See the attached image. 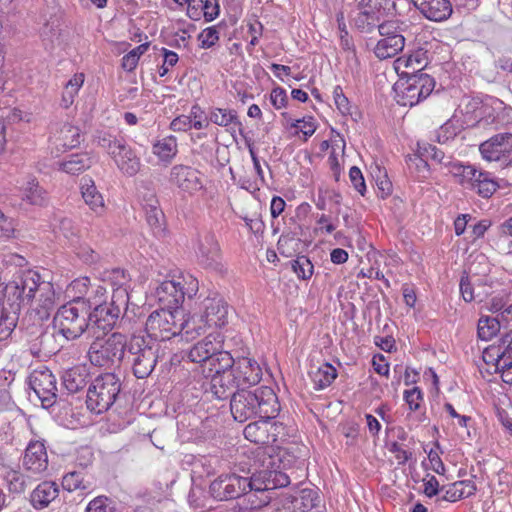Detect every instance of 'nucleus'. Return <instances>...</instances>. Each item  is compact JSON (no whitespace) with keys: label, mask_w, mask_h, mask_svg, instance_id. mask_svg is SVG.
<instances>
[{"label":"nucleus","mask_w":512,"mask_h":512,"mask_svg":"<svg viewBox=\"0 0 512 512\" xmlns=\"http://www.w3.org/2000/svg\"><path fill=\"white\" fill-rule=\"evenodd\" d=\"M289 476L283 471L267 466L255 470L249 476L224 474L216 478L209 486L211 496L219 501L245 496L251 510L268 505L272 496L269 491L288 486Z\"/></svg>","instance_id":"obj_1"},{"label":"nucleus","mask_w":512,"mask_h":512,"mask_svg":"<svg viewBox=\"0 0 512 512\" xmlns=\"http://www.w3.org/2000/svg\"><path fill=\"white\" fill-rule=\"evenodd\" d=\"M5 300L18 302L19 309L23 303H31L30 318H36L40 325L48 320L56 307V293L50 281L42 279L34 270H26L12 282L1 288Z\"/></svg>","instance_id":"obj_2"},{"label":"nucleus","mask_w":512,"mask_h":512,"mask_svg":"<svg viewBox=\"0 0 512 512\" xmlns=\"http://www.w3.org/2000/svg\"><path fill=\"white\" fill-rule=\"evenodd\" d=\"M230 410L238 422L252 418H276L280 412V404L274 390L261 386L254 391L239 389L230 399Z\"/></svg>","instance_id":"obj_3"},{"label":"nucleus","mask_w":512,"mask_h":512,"mask_svg":"<svg viewBox=\"0 0 512 512\" xmlns=\"http://www.w3.org/2000/svg\"><path fill=\"white\" fill-rule=\"evenodd\" d=\"M201 327L196 328L195 320H185L183 311H171L165 308L153 311L145 323L147 339L158 343L181 335L185 340L195 339L194 331H199Z\"/></svg>","instance_id":"obj_4"},{"label":"nucleus","mask_w":512,"mask_h":512,"mask_svg":"<svg viewBox=\"0 0 512 512\" xmlns=\"http://www.w3.org/2000/svg\"><path fill=\"white\" fill-rule=\"evenodd\" d=\"M160 350V343L147 339L144 335L131 336L126 355L136 378L144 379L151 375L161 358Z\"/></svg>","instance_id":"obj_5"},{"label":"nucleus","mask_w":512,"mask_h":512,"mask_svg":"<svg viewBox=\"0 0 512 512\" xmlns=\"http://www.w3.org/2000/svg\"><path fill=\"white\" fill-rule=\"evenodd\" d=\"M54 322L58 333L66 341L75 340L85 331H91L89 312L84 306V302L76 299L58 309Z\"/></svg>","instance_id":"obj_6"},{"label":"nucleus","mask_w":512,"mask_h":512,"mask_svg":"<svg viewBox=\"0 0 512 512\" xmlns=\"http://www.w3.org/2000/svg\"><path fill=\"white\" fill-rule=\"evenodd\" d=\"M121 391V381L114 373L97 376L89 385L86 394L87 408L96 414L109 410Z\"/></svg>","instance_id":"obj_7"},{"label":"nucleus","mask_w":512,"mask_h":512,"mask_svg":"<svg viewBox=\"0 0 512 512\" xmlns=\"http://www.w3.org/2000/svg\"><path fill=\"white\" fill-rule=\"evenodd\" d=\"M199 290V282L192 275H179L163 281L156 288V297L165 309L181 311L185 297L191 299Z\"/></svg>","instance_id":"obj_8"},{"label":"nucleus","mask_w":512,"mask_h":512,"mask_svg":"<svg viewBox=\"0 0 512 512\" xmlns=\"http://www.w3.org/2000/svg\"><path fill=\"white\" fill-rule=\"evenodd\" d=\"M435 88V80L427 73L399 77L394 84L395 100L401 106L413 107L425 100Z\"/></svg>","instance_id":"obj_9"},{"label":"nucleus","mask_w":512,"mask_h":512,"mask_svg":"<svg viewBox=\"0 0 512 512\" xmlns=\"http://www.w3.org/2000/svg\"><path fill=\"white\" fill-rule=\"evenodd\" d=\"M128 348L126 336L114 332L106 339L94 341L89 350L88 357L94 366L111 368L119 365L125 356Z\"/></svg>","instance_id":"obj_10"},{"label":"nucleus","mask_w":512,"mask_h":512,"mask_svg":"<svg viewBox=\"0 0 512 512\" xmlns=\"http://www.w3.org/2000/svg\"><path fill=\"white\" fill-rule=\"evenodd\" d=\"M231 356L230 352L222 349L221 341H216L211 334L195 343L187 353L191 362L201 365L203 373L211 368H227L232 363Z\"/></svg>","instance_id":"obj_11"},{"label":"nucleus","mask_w":512,"mask_h":512,"mask_svg":"<svg viewBox=\"0 0 512 512\" xmlns=\"http://www.w3.org/2000/svg\"><path fill=\"white\" fill-rule=\"evenodd\" d=\"M451 174L459 178L462 186L485 199L490 198L500 188L497 179L490 172L477 169L473 165L454 164Z\"/></svg>","instance_id":"obj_12"},{"label":"nucleus","mask_w":512,"mask_h":512,"mask_svg":"<svg viewBox=\"0 0 512 512\" xmlns=\"http://www.w3.org/2000/svg\"><path fill=\"white\" fill-rule=\"evenodd\" d=\"M201 314L194 315L189 320H195L196 328L201 327L199 331L195 330V338L206 332L208 327H222L228 322V304L218 293H210L201 303Z\"/></svg>","instance_id":"obj_13"},{"label":"nucleus","mask_w":512,"mask_h":512,"mask_svg":"<svg viewBox=\"0 0 512 512\" xmlns=\"http://www.w3.org/2000/svg\"><path fill=\"white\" fill-rule=\"evenodd\" d=\"M29 385L43 408L49 409L57 403V379L47 367L42 366L33 370L29 376Z\"/></svg>","instance_id":"obj_14"},{"label":"nucleus","mask_w":512,"mask_h":512,"mask_svg":"<svg viewBox=\"0 0 512 512\" xmlns=\"http://www.w3.org/2000/svg\"><path fill=\"white\" fill-rule=\"evenodd\" d=\"M197 260L207 269L222 270V254L215 235L211 232L199 233L194 246Z\"/></svg>","instance_id":"obj_15"},{"label":"nucleus","mask_w":512,"mask_h":512,"mask_svg":"<svg viewBox=\"0 0 512 512\" xmlns=\"http://www.w3.org/2000/svg\"><path fill=\"white\" fill-rule=\"evenodd\" d=\"M484 159L499 162L501 166L512 163V133H499L480 145Z\"/></svg>","instance_id":"obj_16"},{"label":"nucleus","mask_w":512,"mask_h":512,"mask_svg":"<svg viewBox=\"0 0 512 512\" xmlns=\"http://www.w3.org/2000/svg\"><path fill=\"white\" fill-rule=\"evenodd\" d=\"M94 310L89 311V322L91 331L96 329L101 330L103 333L111 330L117 323L121 314L120 300L111 298V301L105 305L100 302H92Z\"/></svg>","instance_id":"obj_17"},{"label":"nucleus","mask_w":512,"mask_h":512,"mask_svg":"<svg viewBox=\"0 0 512 512\" xmlns=\"http://www.w3.org/2000/svg\"><path fill=\"white\" fill-rule=\"evenodd\" d=\"M18 193L21 205L23 206L42 209L50 204V196L47 189L32 174L25 176L21 180Z\"/></svg>","instance_id":"obj_18"},{"label":"nucleus","mask_w":512,"mask_h":512,"mask_svg":"<svg viewBox=\"0 0 512 512\" xmlns=\"http://www.w3.org/2000/svg\"><path fill=\"white\" fill-rule=\"evenodd\" d=\"M231 362L232 363H230V366L227 368H211L206 375V377H211L209 390L206 392H210L218 400L231 399L233 394L236 392L235 389L239 390V386L235 381L234 375L229 370L234 363L233 356H231Z\"/></svg>","instance_id":"obj_19"},{"label":"nucleus","mask_w":512,"mask_h":512,"mask_svg":"<svg viewBox=\"0 0 512 512\" xmlns=\"http://www.w3.org/2000/svg\"><path fill=\"white\" fill-rule=\"evenodd\" d=\"M273 418H259L258 421L249 423L244 428V436L247 440L258 445H270L277 441L282 424L272 422Z\"/></svg>","instance_id":"obj_20"},{"label":"nucleus","mask_w":512,"mask_h":512,"mask_svg":"<svg viewBox=\"0 0 512 512\" xmlns=\"http://www.w3.org/2000/svg\"><path fill=\"white\" fill-rule=\"evenodd\" d=\"M229 370L234 375L239 389L257 385L262 378V369L258 362L246 356L234 358V363Z\"/></svg>","instance_id":"obj_21"},{"label":"nucleus","mask_w":512,"mask_h":512,"mask_svg":"<svg viewBox=\"0 0 512 512\" xmlns=\"http://www.w3.org/2000/svg\"><path fill=\"white\" fill-rule=\"evenodd\" d=\"M379 34L382 38L377 42L374 53L379 59L392 58L401 52L405 46V38L402 34L393 30L390 24H380Z\"/></svg>","instance_id":"obj_22"},{"label":"nucleus","mask_w":512,"mask_h":512,"mask_svg":"<svg viewBox=\"0 0 512 512\" xmlns=\"http://www.w3.org/2000/svg\"><path fill=\"white\" fill-rule=\"evenodd\" d=\"M169 182L178 189L190 194L203 188L200 172L187 165L177 164L170 169Z\"/></svg>","instance_id":"obj_23"},{"label":"nucleus","mask_w":512,"mask_h":512,"mask_svg":"<svg viewBox=\"0 0 512 512\" xmlns=\"http://www.w3.org/2000/svg\"><path fill=\"white\" fill-rule=\"evenodd\" d=\"M33 325L37 330H40L39 335L36 337L31 345V353L35 356H52L57 354L62 348L63 344L59 342L56 334V327L50 329H40L42 323L39 325L36 318H34Z\"/></svg>","instance_id":"obj_24"},{"label":"nucleus","mask_w":512,"mask_h":512,"mask_svg":"<svg viewBox=\"0 0 512 512\" xmlns=\"http://www.w3.org/2000/svg\"><path fill=\"white\" fill-rule=\"evenodd\" d=\"M416 9L428 20L442 22L453 13L450 0H411Z\"/></svg>","instance_id":"obj_25"},{"label":"nucleus","mask_w":512,"mask_h":512,"mask_svg":"<svg viewBox=\"0 0 512 512\" xmlns=\"http://www.w3.org/2000/svg\"><path fill=\"white\" fill-rule=\"evenodd\" d=\"M23 467L33 474L44 472L48 467L46 447L41 441H30L23 457Z\"/></svg>","instance_id":"obj_26"},{"label":"nucleus","mask_w":512,"mask_h":512,"mask_svg":"<svg viewBox=\"0 0 512 512\" xmlns=\"http://www.w3.org/2000/svg\"><path fill=\"white\" fill-rule=\"evenodd\" d=\"M320 501L318 493L313 489H302L294 495L285 497L284 507L289 512H307L317 508Z\"/></svg>","instance_id":"obj_27"},{"label":"nucleus","mask_w":512,"mask_h":512,"mask_svg":"<svg viewBox=\"0 0 512 512\" xmlns=\"http://www.w3.org/2000/svg\"><path fill=\"white\" fill-rule=\"evenodd\" d=\"M111 158L118 169L126 176H135L140 171V158L126 142Z\"/></svg>","instance_id":"obj_28"},{"label":"nucleus","mask_w":512,"mask_h":512,"mask_svg":"<svg viewBox=\"0 0 512 512\" xmlns=\"http://www.w3.org/2000/svg\"><path fill=\"white\" fill-rule=\"evenodd\" d=\"M418 155L415 159L419 160L418 167L423 166L424 168L428 167L427 159H431L437 164L446 166L449 168V172L451 173L452 166L454 164H460L459 162H453L452 157L445 154L444 151L439 149L438 147L430 144V143H418Z\"/></svg>","instance_id":"obj_29"},{"label":"nucleus","mask_w":512,"mask_h":512,"mask_svg":"<svg viewBox=\"0 0 512 512\" xmlns=\"http://www.w3.org/2000/svg\"><path fill=\"white\" fill-rule=\"evenodd\" d=\"M59 495V485L54 481H43L37 485L30 495L32 506L37 509L46 508Z\"/></svg>","instance_id":"obj_30"},{"label":"nucleus","mask_w":512,"mask_h":512,"mask_svg":"<svg viewBox=\"0 0 512 512\" xmlns=\"http://www.w3.org/2000/svg\"><path fill=\"white\" fill-rule=\"evenodd\" d=\"M424 53L417 51L411 55L398 57L394 61V68L399 77H407L423 73L422 70L426 66Z\"/></svg>","instance_id":"obj_31"},{"label":"nucleus","mask_w":512,"mask_h":512,"mask_svg":"<svg viewBox=\"0 0 512 512\" xmlns=\"http://www.w3.org/2000/svg\"><path fill=\"white\" fill-rule=\"evenodd\" d=\"M81 195L84 202L90 210L100 216L105 212V204L102 194L98 191L94 181L91 178L83 177L81 179Z\"/></svg>","instance_id":"obj_32"},{"label":"nucleus","mask_w":512,"mask_h":512,"mask_svg":"<svg viewBox=\"0 0 512 512\" xmlns=\"http://www.w3.org/2000/svg\"><path fill=\"white\" fill-rule=\"evenodd\" d=\"M93 164V158L88 152L75 153L57 163L58 170L69 175H79L88 170Z\"/></svg>","instance_id":"obj_33"},{"label":"nucleus","mask_w":512,"mask_h":512,"mask_svg":"<svg viewBox=\"0 0 512 512\" xmlns=\"http://www.w3.org/2000/svg\"><path fill=\"white\" fill-rule=\"evenodd\" d=\"M52 141L56 147L63 149H72L77 147L81 142V131L78 127L63 123L53 133Z\"/></svg>","instance_id":"obj_34"},{"label":"nucleus","mask_w":512,"mask_h":512,"mask_svg":"<svg viewBox=\"0 0 512 512\" xmlns=\"http://www.w3.org/2000/svg\"><path fill=\"white\" fill-rule=\"evenodd\" d=\"M89 382V373L82 366L72 367L66 370L62 376L63 386L69 394L83 390Z\"/></svg>","instance_id":"obj_35"},{"label":"nucleus","mask_w":512,"mask_h":512,"mask_svg":"<svg viewBox=\"0 0 512 512\" xmlns=\"http://www.w3.org/2000/svg\"><path fill=\"white\" fill-rule=\"evenodd\" d=\"M103 281L109 283L112 286V298L120 300L121 304L127 303L128 294L123 286L128 282V278L124 270L115 268L110 271H105L103 273Z\"/></svg>","instance_id":"obj_36"},{"label":"nucleus","mask_w":512,"mask_h":512,"mask_svg":"<svg viewBox=\"0 0 512 512\" xmlns=\"http://www.w3.org/2000/svg\"><path fill=\"white\" fill-rule=\"evenodd\" d=\"M477 488L473 481H456L445 489L444 495L437 501L456 502L475 494Z\"/></svg>","instance_id":"obj_37"},{"label":"nucleus","mask_w":512,"mask_h":512,"mask_svg":"<svg viewBox=\"0 0 512 512\" xmlns=\"http://www.w3.org/2000/svg\"><path fill=\"white\" fill-rule=\"evenodd\" d=\"M209 120L222 127H228L233 125L238 128L239 134L246 139L242 122L239 120L237 112L233 109H222V108H213L210 111Z\"/></svg>","instance_id":"obj_38"},{"label":"nucleus","mask_w":512,"mask_h":512,"mask_svg":"<svg viewBox=\"0 0 512 512\" xmlns=\"http://www.w3.org/2000/svg\"><path fill=\"white\" fill-rule=\"evenodd\" d=\"M152 203H154V206L152 205L150 209L145 211L146 221L154 236L162 238L166 235L165 215L159 201L152 199Z\"/></svg>","instance_id":"obj_39"},{"label":"nucleus","mask_w":512,"mask_h":512,"mask_svg":"<svg viewBox=\"0 0 512 512\" xmlns=\"http://www.w3.org/2000/svg\"><path fill=\"white\" fill-rule=\"evenodd\" d=\"M93 142L103 148L111 157L125 144V140L103 130L93 135Z\"/></svg>","instance_id":"obj_40"},{"label":"nucleus","mask_w":512,"mask_h":512,"mask_svg":"<svg viewBox=\"0 0 512 512\" xmlns=\"http://www.w3.org/2000/svg\"><path fill=\"white\" fill-rule=\"evenodd\" d=\"M311 380L316 390L328 387L337 377L336 369L329 363H324L315 371L310 372Z\"/></svg>","instance_id":"obj_41"},{"label":"nucleus","mask_w":512,"mask_h":512,"mask_svg":"<svg viewBox=\"0 0 512 512\" xmlns=\"http://www.w3.org/2000/svg\"><path fill=\"white\" fill-rule=\"evenodd\" d=\"M152 150L153 154L156 155L161 161L170 163L178 152L177 140L174 136L165 137L157 141L153 145Z\"/></svg>","instance_id":"obj_42"},{"label":"nucleus","mask_w":512,"mask_h":512,"mask_svg":"<svg viewBox=\"0 0 512 512\" xmlns=\"http://www.w3.org/2000/svg\"><path fill=\"white\" fill-rule=\"evenodd\" d=\"M387 12H378L374 10L358 11L353 18L354 24L361 32H370L375 27H378L380 16L385 15Z\"/></svg>","instance_id":"obj_43"},{"label":"nucleus","mask_w":512,"mask_h":512,"mask_svg":"<svg viewBox=\"0 0 512 512\" xmlns=\"http://www.w3.org/2000/svg\"><path fill=\"white\" fill-rule=\"evenodd\" d=\"M500 331V322L497 318L482 316L478 320L477 334L483 341H489Z\"/></svg>","instance_id":"obj_44"},{"label":"nucleus","mask_w":512,"mask_h":512,"mask_svg":"<svg viewBox=\"0 0 512 512\" xmlns=\"http://www.w3.org/2000/svg\"><path fill=\"white\" fill-rule=\"evenodd\" d=\"M4 481L9 492L14 494L23 493L27 486L26 477L19 470H7L4 475Z\"/></svg>","instance_id":"obj_45"},{"label":"nucleus","mask_w":512,"mask_h":512,"mask_svg":"<svg viewBox=\"0 0 512 512\" xmlns=\"http://www.w3.org/2000/svg\"><path fill=\"white\" fill-rule=\"evenodd\" d=\"M354 4L358 11L371 9L378 12H389L395 6L392 0H354Z\"/></svg>","instance_id":"obj_46"},{"label":"nucleus","mask_w":512,"mask_h":512,"mask_svg":"<svg viewBox=\"0 0 512 512\" xmlns=\"http://www.w3.org/2000/svg\"><path fill=\"white\" fill-rule=\"evenodd\" d=\"M291 267L298 278L308 280L313 275L314 266L310 259L305 255L298 256L291 262Z\"/></svg>","instance_id":"obj_47"},{"label":"nucleus","mask_w":512,"mask_h":512,"mask_svg":"<svg viewBox=\"0 0 512 512\" xmlns=\"http://www.w3.org/2000/svg\"><path fill=\"white\" fill-rule=\"evenodd\" d=\"M62 487L68 491L74 490H89L90 484L84 481V477L81 472H70L67 473L62 479Z\"/></svg>","instance_id":"obj_48"},{"label":"nucleus","mask_w":512,"mask_h":512,"mask_svg":"<svg viewBox=\"0 0 512 512\" xmlns=\"http://www.w3.org/2000/svg\"><path fill=\"white\" fill-rule=\"evenodd\" d=\"M300 233L296 231H289L284 232L278 242H277V249L280 252V254L289 257L292 255V253L295 251V248L291 246V244L297 245V242L300 240L298 238Z\"/></svg>","instance_id":"obj_49"},{"label":"nucleus","mask_w":512,"mask_h":512,"mask_svg":"<svg viewBox=\"0 0 512 512\" xmlns=\"http://www.w3.org/2000/svg\"><path fill=\"white\" fill-rule=\"evenodd\" d=\"M83 82V74H76L66 83L63 91V101L66 107L73 103V99L83 85Z\"/></svg>","instance_id":"obj_50"},{"label":"nucleus","mask_w":512,"mask_h":512,"mask_svg":"<svg viewBox=\"0 0 512 512\" xmlns=\"http://www.w3.org/2000/svg\"><path fill=\"white\" fill-rule=\"evenodd\" d=\"M106 293V288L101 285H98L94 289H92V291L89 293L87 297H78L76 300L83 301L84 306L87 308V311L89 312L94 310V304H92V302L97 301V303L100 302L101 305H105L108 303L106 301Z\"/></svg>","instance_id":"obj_51"},{"label":"nucleus","mask_w":512,"mask_h":512,"mask_svg":"<svg viewBox=\"0 0 512 512\" xmlns=\"http://www.w3.org/2000/svg\"><path fill=\"white\" fill-rule=\"evenodd\" d=\"M460 293L465 302L483 301L482 294L475 291V287L471 283L468 275H463L460 280Z\"/></svg>","instance_id":"obj_52"},{"label":"nucleus","mask_w":512,"mask_h":512,"mask_svg":"<svg viewBox=\"0 0 512 512\" xmlns=\"http://www.w3.org/2000/svg\"><path fill=\"white\" fill-rule=\"evenodd\" d=\"M458 133L459 127L456 126L452 120H448L436 131V141L440 144H444L454 139Z\"/></svg>","instance_id":"obj_53"},{"label":"nucleus","mask_w":512,"mask_h":512,"mask_svg":"<svg viewBox=\"0 0 512 512\" xmlns=\"http://www.w3.org/2000/svg\"><path fill=\"white\" fill-rule=\"evenodd\" d=\"M85 512H114V507L108 497L98 496L89 502Z\"/></svg>","instance_id":"obj_54"},{"label":"nucleus","mask_w":512,"mask_h":512,"mask_svg":"<svg viewBox=\"0 0 512 512\" xmlns=\"http://www.w3.org/2000/svg\"><path fill=\"white\" fill-rule=\"evenodd\" d=\"M200 47L203 49L211 48L219 40V32L215 26L204 29L198 36Z\"/></svg>","instance_id":"obj_55"},{"label":"nucleus","mask_w":512,"mask_h":512,"mask_svg":"<svg viewBox=\"0 0 512 512\" xmlns=\"http://www.w3.org/2000/svg\"><path fill=\"white\" fill-rule=\"evenodd\" d=\"M403 396L411 411H416L420 408V403L423 401V393L419 387L405 390Z\"/></svg>","instance_id":"obj_56"},{"label":"nucleus","mask_w":512,"mask_h":512,"mask_svg":"<svg viewBox=\"0 0 512 512\" xmlns=\"http://www.w3.org/2000/svg\"><path fill=\"white\" fill-rule=\"evenodd\" d=\"M75 253L86 264L96 263L100 259V255L87 244H79Z\"/></svg>","instance_id":"obj_57"},{"label":"nucleus","mask_w":512,"mask_h":512,"mask_svg":"<svg viewBox=\"0 0 512 512\" xmlns=\"http://www.w3.org/2000/svg\"><path fill=\"white\" fill-rule=\"evenodd\" d=\"M40 36L46 45H53L60 36V29L54 23H46L40 31Z\"/></svg>","instance_id":"obj_58"},{"label":"nucleus","mask_w":512,"mask_h":512,"mask_svg":"<svg viewBox=\"0 0 512 512\" xmlns=\"http://www.w3.org/2000/svg\"><path fill=\"white\" fill-rule=\"evenodd\" d=\"M294 128H299L300 131L305 135V137H311L316 131V124L314 123L313 117H303L302 119H297L295 122L291 124ZM307 138H305L306 140Z\"/></svg>","instance_id":"obj_59"},{"label":"nucleus","mask_w":512,"mask_h":512,"mask_svg":"<svg viewBox=\"0 0 512 512\" xmlns=\"http://www.w3.org/2000/svg\"><path fill=\"white\" fill-rule=\"evenodd\" d=\"M349 178L355 190H357L362 196H364L366 192V184L363 174L357 166H352L350 168Z\"/></svg>","instance_id":"obj_60"},{"label":"nucleus","mask_w":512,"mask_h":512,"mask_svg":"<svg viewBox=\"0 0 512 512\" xmlns=\"http://www.w3.org/2000/svg\"><path fill=\"white\" fill-rule=\"evenodd\" d=\"M333 98L337 109L343 114H350V105L348 98L344 95L341 86H336L333 90Z\"/></svg>","instance_id":"obj_61"},{"label":"nucleus","mask_w":512,"mask_h":512,"mask_svg":"<svg viewBox=\"0 0 512 512\" xmlns=\"http://www.w3.org/2000/svg\"><path fill=\"white\" fill-rule=\"evenodd\" d=\"M202 8V15L206 22L213 21L215 18H217L220 12L218 0H203Z\"/></svg>","instance_id":"obj_62"},{"label":"nucleus","mask_w":512,"mask_h":512,"mask_svg":"<svg viewBox=\"0 0 512 512\" xmlns=\"http://www.w3.org/2000/svg\"><path fill=\"white\" fill-rule=\"evenodd\" d=\"M270 101H271V104L276 109H281V108L286 107V105L288 103V96H287L285 89H283L281 87L274 88L270 94Z\"/></svg>","instance_id":"obj_63"},{"label":"nucleus","mask_w":512,"mask_h":512,"mask_svg":"<svg viewBox=\"0 0 512 512\" xmlns=\"http://www.w3.org/2000/svg\"><path fill=\"white\" fill-rule=\"evenodd\" d=\"M186 4L187 16L193 21H199L203 17V0H189Z\"/></svg>","instance_id":"obj_64"}]
</instances>
